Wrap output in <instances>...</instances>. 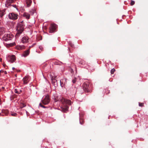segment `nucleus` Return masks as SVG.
<instances>
[{
	"label": "nucleus",
	"instance_id": "f257e3e1",
	"mask_svg": "<svg viewBox=\"0 0 148 148\" xmlns=\"http://www.w3.org/2000/svg\"><path fill=\"white\" fill-rule=\"evenodd\" d=\"M24 24H22L21 23H18L16 29L17 32L15 36L16 38L18 37L22 33L24 30Z\"/></svg>",
	"mask_w": 148,
	"mask_h": 148
},
{
	"label": "nucleus",
	"instance_id": "f03ea898",
	"mask_svg": "<svg viewBox=\"0 0 148 148\" xmlns=\"http://www.w3.org/2000/svg\"><path fill=\"white\" fill-rule=\"evenodd\" d=\"M50 101L49 96L48 95H46L44 99L41 100L42 103L45 105H46L49 103Z\"/></svg>",
	"mask_w": 148,
	"mask_h": 148
},
{
	"label": "nucleus",
	"instance_id": "7ed1b4c3",
	"mask_svg": "<svg viewBox=\"0 0 148 148\" xmlns=\"http://www.w3.org/2000/svg\"><path fill=\"white\" fill-rule=\"evenodd\" d=\"M89 83L88 82H85L83 84V88L85 92H89Z\"/></svg>",
	"mask_w": 148,
	"mask_h": 148
},
{
	"label": "nucleus",
	"instance_id": "20e7f679",
	"mask_svg": "<svg viewBox=\"0 0 148 148\" xmlns=\"http://www.w3.org/2000/svg\"><path fill=\"white\" fill-rule=\"evenodd\" d=\"M13 37V35L11 34H6L3 37V39L4 40L7 41L8 40H12Z\"/></svg>",
	"mask_w": 148,
	"mask_h": 148
},
{
	"label": "nucleus",
	"instance_id": "39448f33",
	"mask_svg": "<svg viewBox=\"0 0 148 148\" xmlns=\"http://www.w3.org/2000/svg\"><path fill=\"white\" fill-rule=\"evenodd\" d=\"M18 15L14 13H12L9 14V17L10 19L15 20L17 19Z\"/></svg>",
	"mask_w": 148,
	"mask_h": 148
},
{
	"label": "nucleus",
	"instance_id": "423d86ee",
	"mask_svg": "<svg viewBox=\"0 0 148 148\" xmlns=\"http://www.w3.org/2000/svg\"><path fill=\"white\" fill-rule=\"evenodd\" d=\"M57 25L55 24H52L49 27V32L53 33L56 31Z\"/></svg>",
	"mask_w": 148,
	"mask_h": 148
},
{
	"label": "nucleus",
	"instance_id": "0eeeda50",
	"mask_svg": "<svg viewBox=\"0 0 148 148\" xmlns=\"http://www.w3.org/2000/svg\"><path fill=\"white\" fill-rule=\"evenodd\" d=\"M60 101H61L63 104H66L69 105L71 104V100L68 99L62 98V99H60Z\"/></svg>",
	"mask_w": 148,
	"mask_h": 148
},
{
	"label": "nucleus",
	"instance_id": "6e6552de",
	"mask_svg": "<svg viewBox=\"0 0 148 148\" xmlns=\"http://www.w3.org/2000/svg\"><path fill=\"white\" fill-rule=\"evenodd\" d=\"M60 85L61 87H63L65 86L66 83V79H63L60 80Z\"/></svg>",
	"mask_w": 148,
	"mask_h": 148
},
{
	"label": "nucleus",
	"instance_id": "1a4fd4ad",
	"mask_svg": "<svg viewBox=\"0 0 148 148\" xmlns=\"http://www.w3.org/2000/svg\"><path fill=\"white\" fill-rule=\"evenodd\" d=\"M15 0H8L5 3V5L6 7H8V6L11 5V4L13 3Z\"/></svg>",
	"mask_w": 148,
	"mask_h": 148
},
{
	"label": "nucleus",
	"instance_id": "9d476101",
	"mask_svg": "<svg viewBox=\"0 0 148 148\" xmlns=\"http://www.w3.org/2000/svg\"><path fill=\"white\" fill-rule=\"evenodd\" d=\"M29 76H26L23 79V84H27L28 82Z\"/></svg>",
	"mask_w": 148,
	"mask_h": 148
},
{
	"label": "nucleus",
	"instance_id": "9b49d317",
	"mask_svg": "<svg viewBox=\"0 0 148 148\" xmlns=\"http://www.w3.org/2000/svg\"><path fill=\"white\" fill-rule=\"evenodd\" d=\"M28 37L24 36L22 38L21 41L23 43H26L28 42Z\"/></svg>",
	"mask_w": 148,
	"mask_h": 148
},
{
	"label": "nucleus",
	"instance_id": "f8f14e48",
	"mask_svg": "<svg viewBox=\"0 0 148 148\" xmlns=\"http://www.w3.org/2000/svg\"><path fill=\"white\" fill-rule=\"evenodd\" d=\"M10 61L11 63H13L16 60L15 57L14 55H12L9 56Z\"/></svg>",
	"mask_w": 148,
	"mask_h": 148
},
{
	"label": "nucleus",
	"instance_id": "ddd939ff",
	"mask_svg": "<svg viewBox=\"0 0 148 148\" xmlns=\"http://www.w3.org/2000/svg\"><path fill=\"white\" fill-rule=\"evenodd\" d=\"M2 114L0 113V115L3 116L5 115H7L8 113V111L7 110H2Z\"/></svg>",
	"mask_w": 148,
	"mask_h": 148
},
{
	"label": "nucleus",
	"instance_id": "4468645a",
	"mask_svg": "<svg viewBox=\"0 0 148 148\" xmlns=\"http://www.w3.org/2000/svg\"><path fill=\"white\" fill-rule=\"evenodd\" d=\"M76 88L73 87L70 89V91L72 94H74L76 92Z\"/></svg>",
	"mask_w": 148,
	"mask_h": 148
},
{
	"label": "nucleus",
	"instance_id": "2eb2a0df",
	"mask_svg": "<svg viewBox=\"0 0 148 148\" xmlns=\"http://www.w3.org/2000/svg\"><path fill=\"white\" fill-rule=\"evenodd\" d=\"M5 29L4 27H0V35L4 34L5 32Z\"/></svg>",
	"mask_w": 148,
	"mask_h": 148
},
{
	"label": "nucleus",
	"instance_id": "dca6fc26",
	"mask_svg": "<svg viewBox=\"0 0 148 148\" xmlns=\"http://www.w3.org/2000/svg\"><path fill=\"white\" fill-rule=\"evenodd\" d=\"M29 53V49L28 50L24 51L23 54V56L26 57L28 55Z\"/></svg>",
	"mask_w": 148,
	"mask_h": 148
},
{
	"label": "nucleus",
	"instance_id": "f3484780",
	"mask_svg": "<svg viewBox=\"0 0 148 148\" xmlns=\"http://www.w3.org/2000/svg\"><path fill=\"white\" fill-rule=\"evenodd\" d=\"M23 16L26 18L27 19H29L30 18V15L27 13H24L23 14Z\"/></svg>",
	"mask_w": 148,
	"mask_h": 148
},
{
	"label": "nucleus",
	"instance_id": "a211bd4d",
	"mask_svg": "<svg viewBox=\"0 0 148 148\" xmlns=\"http://www.w3.org/2000/svg\"><path fill=\"white\" fill-rule=\"evenodd\" d=\"M53 99H54L55 102H56L59 100L60 98H59L56 94L54 95Z\"/></svg>",
	"mask_w": 148,
	"mask_h": 148
},
{
	"label": "nucleus",
	"instance_id": "6ab92c4d",
	"mask_svg": "<svg viewBox=\"0 0 148 148\" xmlns=\"http://www.w3.org/2000/svg\"><path fill=\"white\" fill-rule=\"evenodd\" d=\"M26 2L27 7H29L31 5L32 1V0H26Z\"/></svg>",
	"mask_w": 148,
	"mask_h": 148
},
{
	"label": "nucleus",
	"instance_id": "aec40b11",
	"mask_svg": "<svg viewBox=\"0 0 148 148\" xmlns=\"http://www.w3.org/2000/svg\"><path fill=\"white\" fill-rule=\"evenodd\" d=\"M57 77H55L54 78H53V77H52L51 78V80H52V83L53 84L55 85V83L56 82H57V80L56 79V78Z\"/></svg>",
	"mask_w": 148,
	"mask_h": 148
},
{
	"label": "nucleus",
	"instance_id": "412c9836",
	"mask_svg": "<svg viewBox=\"0 0 148 148\" xmlns=\"http://www.w3.org/2000/svg\"><path fill=\"white\" fill-rule=\"evenodd\" d=\"M68 108L69 107L68 106H66L64 108H62V110L64 112H65L67 111L68 109Z\"/></svg>",
	"mask_w": 148,
	"mask_h": 148
},
{
	"label": "nucleus",
	"instance_id": "4be33fe9",
	"mask_svg": "<svg viewBox=\"0 0 148 148\" xmlns=\"http://www.w3.org/2000/svg\"><path fill=\"white\" fill-rule=\"evenodd\" d=\"M36 11V10L33 8L29 12L31 15H32Z\"/></svg>",
	"mask_w": 148,
	"mask_h": 148
},
{
	"label": "nucleus",
	"instance_id": "5701e85b",
	"mask_svg": "<svg viewBox=\"0 0 148 148\" xmlns=\"http://www.w3.org/2000/svg\"><path fill=\"white\" fill-rule=\"evenodd\" d=\"M26 106V105H25V104L23 103H20V107L21 108H23V107H25Z\"/></svg>",
	"mask_w": 148,
	"mask_h": 148
},
{
	"label": "nucleus",
	"instance_id": "b1692460",
	"mask_svg": "<svg viewBox=\"0 0 148 148\" xmlns=\"http://www.w3.org/2000/svg\"><path fill=\"white\" fill-rule=\"evenodd\" d=\"M115 71V70L114 68L112 69L111 71V74H113L114 72Z\"/></svg>",
	"mask_w": 148,
	"mask_h": 148
},
{
	"label": "nucleus",
	"instance_id": "393cba45",
	"mask_svg": "<svg viewBox=\"0 0 148 148\" xmlns=\"http://www.w3.org/2000/svg\"><path fill=\"white\" fill-rule=\"evenodd\" d=\"M4 14L3 13V11H0V17H2L3 16Z\"/></svg>",
	"mask_w": 148,
	"mask_h": 148
},
{
	"label": "nucleus",
	"instance_id": "a878e982",
	"mask_svg": "<svg viewBox=\"0 0 148 148\" xmlns=\"http://www.w3.org/2000/svg\"><path fill=\"white\" fill-rule=\"evenodd\" d=\"M79 122L82 125L84 123V121L82 119H80L79 120Z\"/></svg>",
	"mask_w": 148,
	"mask_h": 148
},
{
	"label": "nucleus",
	"instance_id": "bb28decb",
	"mask_svg": "<svg viewBox=\"0 0 148 148\" xmlns=\"http://www.w3.org/2000/svg\"><path fill=\"white\" fill-rule=\"evenodd\" d=\"M139 105L140 106L143 107L144 106V103H139Z\"/></svg>",
	"mask_w": 148,
	"mask_h": 148
},
{
	"label": "nucleus",
	"instance_id": "cd10ccee",
	"mask_svg": "<svg viewBox=\"0 0 148 148\" xmlns=\"http://www.w3.org/2000/svg\"><path fill=\"white\" fill-rule=\"evenodd\" d=\"M39 106H40V107H42V108H47V107H45V106H44L43 105H42V104L41 103H40V104H39Z\"/></svg>",
	"mask_w": 148,
	"mask_h": 148
},
{
	"label": "nucleus",
	"instance_id": "c85d7f7f",
	"mask_svg": "<svg viewBox=\"0 0 148 148\" xmlns=\"http://www.w3.org/2000/svg\"><path fill=\"white\" fill-rule=\"evenodd\" d=\"M135 3V2L134 1H132L130 3L131 5H133Z\"/></svg>",
	"mask_w": 148,
	"mask_h": 148
},
{
	"label": "nucleus",
	"instance_id": "c756f323",
	"mask_svg": "<svg viewBox=\"0 0 148 148\" xmlns=\"http://www.w3.org/2000/svg\"><path fill=\"white\" fill-rule=\"evenodd\" d=\"M76 78H75L74 79H73V80H72V82L73 83V84H74L75 83V82H76Z\"/></svg>",
	"mask_w": 148,
	"mask_h": 148
},
{
	"label": "nucleus",
	"instance_id": "7c9ffc66",
	"mask_svg": "<svg viewBox=\"0 0 148 148\" xmlns=\"http://www.w3.org/2000/svg\"><path fill=\"white\" fill-rule=\"evenodd\" d=\"M17 114L16 113H14L11 114V115L13 116H16Z\"/></svg>",
	"mask_w": 148,
	"mask_h": 148
},
{
	"label": "nucleus",
	"instance_id": "2f4dec72",
	"mask_svg": "<svg viewBox=\"0 0 148 148\" xmlns=\"http://www.w3.org/2000/svg\"><path fill=\"white\" fill-rule=\"evenodd\" d=\"M69 45L71 46V47H73V46H74V45L73 44L72 42H70L69 43Z\"/></svg>",
	"mask_w": 148,
	"mask_h": 148
},
{
	"label": "nucleus",
	"instance_id": "473e14b6",
	"mask_svg": "<svg viewBox=\"0 0 148 148\" xmlns=\"http://www.w3.org/2000/svg\"><path fill=\"white\" fill-rule=\"evenodd\" d=\"M15 92L16 93H19L17 91V89H15Z\"/></svg>",
	"mask_w": 148,
	"mask_h": 148
},
{
	"label": "nucleus",
	"instance_id": "72a5a7b5",
	"mask_svg": "<svg viewBox=\"0 0 148 148\" xmlns=\"http://www.w3.org/2000/svg\"><path fill=\"white\" fill-rule=\"evenodd\" d=\"M10 45H11V46H13L15 45V43H13L10 44Z\"/></svg>",
	"mask_w": 148,
	"mask_h": 148
},
{
	"label": "nucleus",
	"instance_id": "f704fd0d",
	"mask_svg": "<svg viewBox=\"0 0 148 148\" xmlns=\"http://www.w3.org/2000/svg\"><path fill=\"white\" fill-rule=\"evenodd\" d=\"M12 6L15 8H16V5H12Z\"/></svg>",
	"mask_w": 148,
	"mask_h": 148
},
{
	"label": "nucleus",
	"instance_id": "c9c22d12",
	"mask_svg": "<svg viewBox=\"0 0 148 148\" xmlns=\"http://www.w3.org/2000/svg\"><path fill=\"white\" fill-rule=\"evenodd\" d=\"M19 23H21L22 24H24L23 21H22L21 22H19Z\"/></svg>",
	"mask_w": 148,
	"mask_h": 148
},
{
	"label": "nucleus",
	"instance_id": "e433bc0d",
	"mask_svg": "<svg viewBox=\"0 0 148 148\" xmlns=\"http://www.w3.org/2000/svg\"><path fill=\"white\" fill-rule=\"evenodd\" d=\"M13 96H11L10 97V99L11 100H12V99H13Z\"/></svg>",
	"mask_w": 148,
	"mask_h": 148
},
{
	"label": "nucleus",
	"instance_id": "4c0bfd02",
	"mask_svg": "<svg viewBox=\"0 0 148 148\" xmlns=\"http://www.w3.org/2000/svg\"><path fill=\"white\" fill-rule=\"evenodd\" d=\"M4 73L5 74H7V73L6 71H4Z\"/></svg>",
	"mask_w": 148,
	"mask_h": 148
},
{
	"label": "nucleus",
	"instance_id": "58836bf2",
	"mask_svg": "<svg viewBox=\"0 0 148 148\" xmlns=\"http://www.w3.org/2000/svg\"><path fill=\"white\" fill-rule=\"evenodd\" d=\"M3 65L4 66H6V64H3Z\"/></svg>",
	"mask_w": 148,
	"mask_h": 148
},
{
	"label": "nucleus",
	"instance_id": "ea45409f",
	"mask_svg": "<svg viewBox=\"0 0 148 148\" xmlns=\"http://www.w3.org/2000/svg\"><path fill=\"white\" fill-rule=\"evenodd\" d=\"M2 59L1 58H0V62H2Z\"/></svg>",
	"mask_w": 148,
	"mask_h": 148
},
{
	"label": "nucleus",
	"instance_id": "a19ab883",
	"mask_svg": "<svg viewBox=\"0 0 148 148\" xmlns=\"http://www.w3.org/2000/svg\"><path fill=\"white\" fill-rule=\"evenodd\" d=\"M12 69L13 70H14L15 69V68L14 67H13Z\"/></svg>",
	"mask_w": 148,
	"mask_h": 148
},
{
	"label": "nucleus",
	"instance_id": "79ce46f5",
	"mask_svg": "<svg viewBox=\"0 0 148 148\" xmlns=\"http://www.w3.org/2000/svg\"><path fill=\"white\" fill-rule=\"evenodd\" d=\"M71 69V70H72V71H73V70L72 69Z\"/></svg>",
	"mask_w": 148,
	"mask_h": 148
},
{
	"label": "nucleus",
	"instance_id": "37998d69",
	"mask_svg": "<svg viewBox=\"0 0 148 148\" xmlns=\"http://www.w3.org/2000/svg\"><path fill=\"white\" fill-rule=\"evenodd\" d=\"M40 49H42V48H40Z\"/></svg>",
	"mask_w": 148,
	"mask_h": 148
},
{
	"label": "nucleus",
	"instance_id": "c03bdc74",
	"mask_svg": "<svg viewBox=\"0 0 148 148\" xmlns=\"http://www.w3.org/2000/svg\"><path fill=\"white\" fill-rule=\"evenodd\" d=\"M40 49H42V48H40Z\"/></svg>",
	"mask_w": 148,
	"mask_h": 148
},
{
	"label": "nucleus",
	"instance_id": "a18cd8bd",
	"mask_svg": "<svg viewBox=\"0 0 148 148\" xmlns=\"http://www.w3.org/2000/svg\"><path fill=\"white\" fill-rule=\"evenodd\" d=\"M18 71L19 72V71H20V70Z\"/></svg>",
	"mask_w": 148,
	"mask_h": 148
}]
</instances>
